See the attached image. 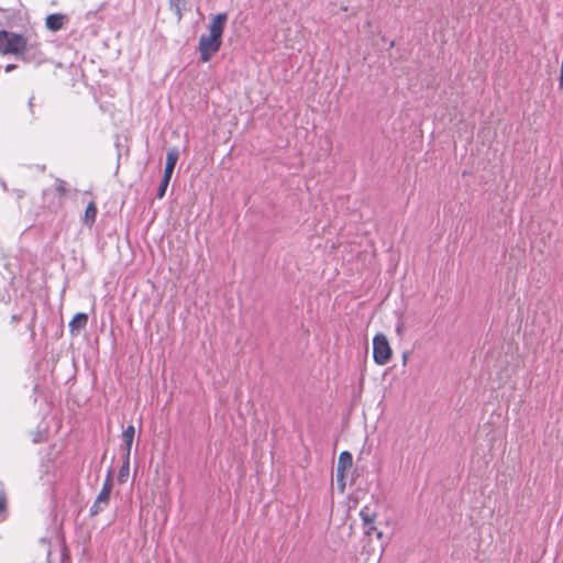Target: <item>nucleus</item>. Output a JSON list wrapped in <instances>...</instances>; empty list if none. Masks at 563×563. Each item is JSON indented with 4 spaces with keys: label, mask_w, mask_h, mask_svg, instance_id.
<instances>
[{
    "label": "nucleus",
    "mask_w": 563,
    "mask_h": 563,
    "mask_svg": "<svg viewBox=\"0 0 563 563\" xmlns=\"http://www.w3.org/2000/svg\"><path fill=\"white\" fill-rule=\"evenodd\" d=\"M178 157H179V152L176 147L169 148L167 151L163 177L172 178V175H173L174 168L177 164Z\"/></svg>",
    "instance_id": "obj_7"
},
{
    "label": "nucleus",
    "mask_w": 563,
    "mask_h": 563,
    "mask_svg": "<svg viewBox=\"0 0 563 563\" xmlns=\"http://www.w3.org/2000/svg\"><path fill=\"white\" fill-rule=\"evenodd\" d=\"M111 489H112V478H111V474L109 473L103 485H102L101 492L98 494L93 505L90 508V512L92 515L99 514L108 506Z\"/></svg>",
    "instance_id": "obj_4"
},
{
    "label": "nucleus",
    "mask_w": 563,
    "mask_h": 563,
    "mask_svg": "<svg viewBox=\"0 0 563 563\" xmlns=\"http://www.w3.org/2000/svg\"><path fill=\"white\" fill-rule=\"evenodd\" d=\"M360 515H361V518L366 528L365 533L369 536V534H372V532L375 531L377 538L382 539L383 533L380 531H377L376 527L373 526V523L375 521V514L371 512L367 508H365V509L361 510Z\"/></svg>",
    "instance_id": "obj_6"
},
{
    "label": "nucleus",
    "mask_w": 563,
    "mask_h": 563,
    "mask_svg": "<svg viewBox=\"0 0 563 563\" xmlns=\"http://www.w3.org/2000/svg\"><path fill=\"white\" fill-rule=\"evenodd\" d=\"M66 21V15L62 13H53L46 16L45 25L49 31L57 32L64 27Z\"/></svg>",
    "instance_id": "obj_5"
},
{
    "label": "nucleus",
    "mask_w": 563,
    "mask_h": 563,
    "mask_svg": "<svg viewBox=\"0 0 563 563\" xmlns=\"http://www.w3.org/2000/svg\"><path fill=\"white\" fill-rule=\"evenodd\" d=\"M391 357V347L385 334L378 333L373 339V358L376 364L385 365Z\"/></svg>",
    "instance_id": "obj_3"
},
{
    "label": "nucleus",
    "mask_w": 563,
    "mask_h": 563,
    "mask_svg": "<svg viewBox=\"0 0 563 563\" xmlns=\"http://www.w3.org/2000/svg\"><path fill=\"white\" fill-rule=\"evenodd\" d=\"M402 361H404V363H406V361H407V355L406 354L402 356Z\"/></svg>",
    "instance_id": "obj_23"
},
{
    "label": "nucleus",
    "mask_w": 563,
    "mask_h": 563,
    "mask_svg": "<svg viewBox=\"0 0 563 563\" xmlns=\"http://www.w3.org/2000/svg\"><path fill=\"white\" fill-rule=\"evenodd\" d=\"M169 181H170V178L163 177L159 188H158V191H157L158 199H162L165 196V192H166Z\"/></svg>",
    "instance_id": "obj_14"
},
{
    "label": "nucleus",
    "mask_w": 563,
    "mask_h": 563,
    "mask_svg": "<svg viewBox=\"0 0 563 563\" xmlns=\"http://www.w3.org/2000/svg\"><path fill=\"white\" fill-rule=\"evenodd\" d=\"M97 217V208L95 202L88 203L86 211H85V218L84 222L88 225H92Z\"/></svg>",
    "instance_id": "obj_11"
},
{
    "label": "nucleus",
    "mask_w": 563,
    "mask_h": 563,
    "mask_svg": "<svg viewBox=\"0 0 563 563\" xmlns=\"http://www.w3.org/2000/svg\"><path fill=\"white\" fill-rule=\"evenodd\" d=\"M7 507V496L4 489L0 488V512L4 511Z\"/></svg>",
    "instance_id": "obj_15"
},
{
    "label": "nucleus",
    "mask_w": 563,
    "mask_h": 563,
    "mask_svg": "<svg viewBox=\"0 0 563 563\" xmlns=\"http://www.w3.org/2000/svg\"><path fill=\"white\" fill-rule=\"evenodd\" d=\"M560 88L563 89V62H562V65H561Z\"/></svg>",
    "instance_id": "obj_19"
},
{
    "label": "nucleus",
    "mask_w": 563,
    "mask_h": 563,
    "mask_svg": "<svg viewBox=\"0 0 563 563\" xmlns=\"http://www.w3.org/2000/svg\"><path fill=\"white\" fill-rule=\"evenodd\" d=\"M40 544L42 545L43 551L46 554V558L48 559L51 555L49 544L47 543V541L45 539H41Z\"/></svg>",
    "instance_id": "obj_16"
},
{
    "label": "nucleus",
    "mask_w": 563,
    "mask_h": 563,
    "mask_svg": "<svg viewBox=\"0 0 563 563\" xmlns=\"http://www.w3.org/2000/svg\"><path fill=\"white\" fill-rule=\"evenodd\" d=\"M87 322L88 316L86 313H76L68 324L70 333L73 335L78 334L86 327Z\"/></svg>",
    "instance_id": "obj_9"
},
{
    "label": "nucleus",
    "mask_w": 563,
    "mask_h": 563,
    "mask_svg": "<svg viewBox=\"0 0 563 563\" xmlns=\"http://www.w3.org/2000/svg\"><path fill=\"white\" fill-rule=\"evenodd\" d=\"M27 51V40L21 34L0 31V53L23 55Z\"/></svg>",
    "instance_id": "obj_2"
},
{
    "label": "nucleus",
    "mask_w": 563,
    "mask_h": 563,
    "mask_svg": "<svg viewBox=\"0 0 563 563\" xmlns=\"http://www.w3.org/2000/svg\"><path fill=\"white\" fill-rule=\"evenodd\" d=\"M186 0H169L170 8L176 12V14L180 18L181 8L184 7Z\"/></svg>",
    "instance_id": "obj_13"
},
{
    "label": "nucleus",
    "mask_w": 563,
    "mask_h": 563,
    "mask_svg": "<svg viewBox=\"0 0 563 563\" xmlns=\"http://www.w3.org/2000/svg\"><path fill=\"white\" fill-rule=\"evenodd\" d=\"M1 187L3 188V190H7V184L4 181H1Z\"/></svg>",
    "instance_id": "obj_22"
},
{
    "label": "nucleus",
    "mask_w": 563,
    "mask_h": 563,
    "mask_svg": "<svg viewBox=\"0 0 563 563\" xmlns=\"http://www.w3.org/2000/svg\"><path fill=\"white\" fill-rule=\"evenodd\" d=\"M352 454L347 451H343L340 453L338 459V466H336V476L344 477L345 471L352 467Z\"/></svg>",
    "instance_id": "obj_8"
},
{
    "label": "nucleus",
    "mask_w": 563,
    "mask_h": 563,
    "mask_svg": "<svg viewBox=\"0 0 563 563\" xmlns=\"http://www.w3.org/2000/svg\"><path fill=\"white\" fill-rule=\"evenodd\" d=\"M228 21L227 13L216 14L209 24V34H202L199 38V52L201 62L206 63L217 53L221 46V37Z\"/></svg>",
    "instance_id": "obj_1"
},
{
    "label": "nucleus",
    "mask_w": 563,
    "mask_h": 563,
    "mask_svg": "<svg viewBox=\"0 0 563 563\" xmlns=\"http://www.w3.org/2000/svg\"><path fill=\"white\" fill-rule=\"evenodd\" d=\"M14 68H15V65L9 64L5 66V71L9 73V71L13 70Z\"/></svg>",
    "instance_id": "obj_20"
},
{
    "label": "nucleus",
    "mask_w": 563,
    "mask_h": 563,
    "mask_svg": "<svg viewBox=\"0 0 563 563\" xmlns=\"http://www.w3.org/2000/svg\"><path fill=\"white\" fill-rule=\"evenodd\" d=\"M336 484H338L340 492L343 493L344 488H345L344 477H340V481H339V477L336 476Z\"/></svg>",
    "instance_id": "obj_17"
},
{
    "label": "nucleus",
    "mask_w": 563,
    "mask_h": 563,
    "mask_svg": "<svg viewBox=\"0 0 563 563\" xmlns=\"http://www.w3.org/2000/svg\"><path fill=\"white\" fill-rule=\"evenodd\" d=\"M402 330H404V323L402 322H399L396 327V332L397 334H401L402 333Z\"/></svg>",
    "instance_id": "obj_18"
},
{
    "label": "nucleus",
    "mask_w": 563,
    "mask_h": 563,
    "mask_svg": "<svg viewBox=\"0 0 563 563\" xmlns=\"http://www.w3.org/2000/svg\"><path fill=\"white\" fill-rule=\"evenodd\" d=\"M134 435H135V429L133 426L126 427V429H124L122 432V440L125 445V455H128V457H130Z\"/></svg>",
    "instance_id": "obj_10"
},
{
    "label": "nucleus",
    "mask_w": 563,
    "mask_h": 563,
    "mask_svg": "<svg viewBox=\"0 0 563 563\" xmlns=\"http://www.w3.org/2000/svg\"><path fill=\"white\" fill-rule=\"evenodd\" d=\"M57 190H58L59 192H64V190H65V189H64V186H63V184H62V183L57 186Z\"/></svg>",
    "instance_id": "obj_21"
},
{
    "label": "nucleus",
    "mask_w": 563,
    "mask_h": 563,
    "mask_svg": "<svg viewBox=\"0 0 563 563\" xmlns=\"http://www.w3.org/2000/svg\"><path fill=\"white\" fill-rule=\"evenodd\" d=\"M129 465H130V457H128V455H125V461L119 472V479L120 482H124L128 474H129Z\"/></svg>",
    "instance_id": "obj_12"
}]
</instances>
